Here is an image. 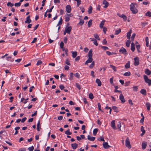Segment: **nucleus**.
Wrapping results in <instances>:
<instances>
[{
  "label": "nucleus",
  "mask_w": 151,
  "mask_h": 151,
  "mask_svg": "<svg viewBox=\"0 0 151 151\" xmlns=\"http://www.w3.org/2000/svg\"><path fill=\"white\" fill-rule=\"evenodd\" d=\"M131 75V73L129 71H128L125 73L123 75L125 76H129Z\"/></svg>",
  "instance_id": "obj_35"
},
{
  "label": "nucleus",
  "mask_w": 151,
  "mask_h": 151,
  "mask_svg": "<svg viewBox=\"0 0 151 151\" xmlns=\"http://www.w3.org/2000/svg\"><path fill=\"white\" fill-rule=\"evenodd\" d=\"M125 68L126 69L129 68L130 67V62L129 61H128L127 63H126V65H125Z\"/></svg>",
  "instance_id": "obj_32"
},
{
  "label": "nucleus",
  "mask_w": 151,
  "mask_h": 151,
  "mask_svg": "<svg viewBox=\"0 0 151 151\" xmlns=\"http://www.w3.org/2000/svg\"><path fill=\"white\" fill-rule=\"evenodd\" d=\"M135 4L132 3L130 5V10L132 12V13L134 14H136L138 12V10L136 8L135 6Z\"/></svg>",
  "instance_id": "obj_1"
},
{
  "label": "nucleus",
  "mask_w": 151,
  "mask_h": 151,
  "mask_svg": "<svg viewBox=\"0 0 151 151\" xmlns=\"http://www.w3.org/2000/svg\"><path fill=\"white\" fill-rule=\"evenodd\" d=\"M92 7L91 6H90L88 9V12L89 14H90L92 13Z\"/></svg>",
  "instance_id": "obj_30"
},
{
  "label": "nucleus",
  "mask_w": 151,
  "mask_h": 151,
  "mask_svg": "<svg viewBox=\"0 0 151 151\" xmlns=\"http://www.w3.org/2000/svg\"><path fill=\"white\" fill-rule=\"evenodd\" d=\"M132 33V30H130L127 33V37L128 39H129L130 37L131 34Z\"/></svg>",
  "instance_id": "obj_24"
},
{
  "label": "nucleus",
  "mask_w": 151,
  "mask_h": 151,
  "mask_svg": "<svg viewBox=\"0 0 151 151\" xmlns=\"http://www.w3.org/2000/svg\"><path fill=\"white\" fill-rule=\"evenodd\" d=\"M112 108L113 110H114V111L116 112H118V109H117V107L116 106H113L112 107Z\"/></svg>",
  "instance_id": "obj_46"
},
{
  "label": "nucleus",
  "mask_w": 151,
  "mask_h": 151,
  "mask_svg": "<svg viewBox=\"0 0 151 151\" xmlns=\"http://www.w3.org/2000/svg\"><path fill=\"white\" fill-rule=\"evenodd\" d=\"M135 44L136 45V47L138 52H141V51L140 50V45L137 42H136Z\"/></svg>",
  "instance_id": "obj_10"
},
{
  "label": "nucleus",
  "mask_w": 151,
  "mask_h": 151,
  "mask_svg": "<svg viewBox=\"0 0 151 151\" xmlns=\"http://www.w3.org/2000/svg\"><path fill=\"white\" fill-rule=\"evenodd\" d=\"M105 20H102L101 22L99 25L100 28L102 29L103 28V26L104 24Z\"/></svg>",
  "instance_id": "obj_22"
},
{
  "label": "nucleus",
  "mask_w": 151,
  "mask_h": 151,
  "mask_svg": "<svg viewBox=\"0 0 151 151\" xmlns=\"http://www.w3.org/2000/svg\"><path fill=\"white\" fill-rule=\"evenodd\" d=\"M65 133L67 135H71L72 133L70 131V129H68V130L65 131Z\"/></svg>",
  "instance_id": "obj_40"
},
{
  "label": "nucleus",
  "mask_w": 151,
  "mask_h": 151,
  "mask_svg": "<svg viewBox=\"0 0 151 151\" xmlns=\"http://www.w3.org/2000/svg\"><path fill=\"white\" fill-rule=\"evenodd\" d=\"M145 41L146 42V46L147 47H148L149 46V38L148 37H146L145 38Z\"/></svg>",
  "instance_id": "obj_27"
},
{
  "label": "nucleus",
  "mask_w": 151,
  "mask_h": 151,
  "mask_svg": "<svg viewBox=\"0 0 151 151\" xmlns=\"http://www.w3.org/2000/svg\"><path fill=\"white\" fill-rule=\"evenodd\" d=\"M73 73L71 72L70 74V76L69 77V79L70 80H72L73 79Z\"/></svg>",
  "instance_id": "obj_28"
},
{
  "label": "nucleus",
  "mask_w": 151,
  "mask_h": 151,
  "mask_svg": "<svg viewBox=\"0 0 151 151\" xmlns=\"http://www.w3.org/2000/svg\"><path fill=\"white\" fill-rule=\"evenodd\" d=\"M143 78L145 81L146 83L148 84V85L150 86L151 85V80L148 78L147 76L146 75L143 76Z\"/></svg>",
  "instance_id": "obj_2"
},
{
  "label": "nucleus",
  "mask_w": 151,
  "mask_h": 151,
  "mask_svg": "<svg viewBox=\"0 0 151 151\" xmlns=\"http://www.w3.org/2000/svg\"><path fill=\"white\" fill-rule=\"evenodd\" d=\"M65 63L68 65H70V61L68 59H67L66 60Z\"/></svg>",
  "instance_id": "obj_49"
},
{
  "label": "nucleus",
  "mask_w": 151,
  "mask_h": 151,
  "mask_svg": "<svg viewBox=\"0 0 151 151\" xmlns=\"http://www.w3.org/2000/svg\"><path fill=\"white\" fill-rule=\"evenodd\" d=\"M7 5L8 6H10L12 7L14 6V4L10 2H9L7 3Z\"/></svg>",
  "instance_id": "obj_53"
},
{
  "label": "nucleus",
  "mask_w": 151,
  "mask_h": 151,
  "mask_svg": "<svg viewBox=\"0 0 151 151\" xmlns=\"http://www.w3.org/2000/svg\"><path fill=\"white\" fill-rule=\"evenodd\" d=\"M76 86L78 88V89L80 90L81 89V88L80 86L79 83H76Z\"/></svg>",
  "instance_id": "obj_59"
},
{
  "label": "nucleus",
  "mask_w": 151,
  "mask_h": 151,
  "mask_svg": "<svg viewBox=\"0 0 151 151\" xmlns=\"http://www.w3.org/2000/svg\"><path fill=\"white\" fill-rule=\"evenodd\" d=\"M70 19L69 17L68 16L65 17V21L66 22L68 21Z\"/></svg>",
  "instance_id": "obj_61"
},
{
  "label": "nucleus",
  "mask_w": 151,
  "mask_h": 151,
  "mask_svg": "<svg viewBox=\"0 0 151 151\" xmlns=\"http://www.w3.org/2000/svg\"><path fill=\"white\" fill-rule=\"evenodd\" d=\"M71 29L72 27L71 26H67L65 28V30L67 33L68 34H70L71 31Z\"/></svg>",
  "instance_id": "obj_5"
},
{
  "label": "nucleus",
  "mask_w": 151,
  "mask_h": 151,
  "mask_svg": "<svg viewBox=\"0 0 151 151\" xmlns=\"http://www.w3.org/2000/svg\"><path fill=\"white\" fill-rule=\"evenodd\" d=\"M42 63V62L40 60H39L37 61V63L36 64V65H39L41 64Z\"/></svg>",
  "instance_id": "obj_50"
},
{
  "label": "nucleus",
  "mask_w": 151,
  "mask_h": 151,
  "mask_svg": "<svg viewBox=\"0 0 151 151\" xmlns=\"http://www.w3.org/2000/svg\"><path fill=\"white\" fill-rule=\"evenodd\" d=\"M146 16L151 17V12L149 11L147 12L146 14Z\"/></svg>",
  "instance_id": "obj_51"
},
{
  "label": "nucleus",
  "mask_w": 151,
  "mask_h": 151,
  "mask_svg": "<svg viewBox=\"0 0 151 151\" xmlns=\"http://www.w3.org/2000/svg\"><path fill=\"white\" fill-rule=\"evenodd\" d=\"M121 30L120 29H119L118 30L115 31V34L116 35H118L119 33L121 32Z\"/></svg>",
  "instance_id": "obj_41"
},
{
  "label": "nucleus",
  "mask_w": 151,
  "mask_h": 151,
  "mask_svg": "<svg viewBox=\"0 0 151 151\" xmlns=\"http://www.w3.org/2000/svg\"><path fill=\"white\" fill-rule=\"evenodd\" d=\"M120 17H122L123 18L124 21H126L127 20V16L124 14H122L121 16H119Z\"/></svg>",
  "instance_id": "obj_25"
},
{
  "label": "nucleus",
  "mask_w": 151,
  "mask_h": 151,
  "mask_svg": "<svg viewBox=\"0 0 151 151\" xmlns=\"http://www.w3.org/2000/svg\"><path fill=\"white\" fill-rule=\"evenodd\" d=\"M98 140L100 141H104L105 140L103 136H101L98 138Z\"/></svg>",
  "instance_id": "obj_29"
},
{
  "label": "nucleus",
  "mask_w": 151,
  "mask_h": 151,
  "mask_svg": "<svg viewBox=\"0 0 151 151\" xmlns=\"http://www.w3.org/2000/svg\"><path fill=\"white\" fill-rule=\"evenodd\" d=\"M136 34L135 33H133L132 35V36L131 37V40H134V38Z\"/></svg>",
  "instance_id": "obj_64"
},
{
  "label": "nucleus",
  "mask_w": 151,
  "mask_h": 151,
  "mask_svg": "<svg viewBox=\"0 0 151 151\" xmlns=\"http://www.w3.org/2000/svg\"><path fill=\"white\" fill-rule=\"evenodd\" d=\"M146 106L147 108V109L148 111L150 110V108L151 106V104L149 102H147L146 103Z\"/></svg>",
  "instance_id": "obj_20"
},
{
  "label": "nucleus",
  "mask_w": 151,
  "mask_h": 151,
  "mask_svg": "<svg viewBox=\"0 0 151 151\" xmlns=\"http://www.w3.org/2000/svg\"><path fill=\"white\" fill-rule=\"evenodd\" d=\"M145 72L146 74L148 76L150 75L151 73V71L148 69H147L145 70Z\"/></svg>",
  "instance_id": "obj_21"
},
{
  "label": "nucleus",
  "mask_w": 151,
  "mask_h": 151,
  "mask_svg": "<svg viewBox=\"0 0 151 151\" xmlns=\"http://www.w3.org/2000/svg\"><path fill=\"white\" fill-rule=\"evenodd\" d=\"M103 147L105 149H108L110 147V146L108 145L107 142H104L103 143Z\"/></svg>",
  "instance_id": "obj_7"
},
{
  "label": "nucleus",
  "mask_w": 151,
  "mask_h": 151,
  "mask_svg": "<svg viewBox=\"0 0 151 151\" xmlns=\"http://www.w3.org/2000/svg\"><path fill=\"white\" fill-rule=\"evenodd\" d=\"M134 65L135 66H137L139 65V59L138 58L136 57L135 58H134Z\"/></svg>",
  "instance_id": "obj_6"
},
{
  "label": "nucleus",
  "mask_w": 151,
  "mask_h": 151,
  "mask_svg": "<svg viewBox=\"0 0 151 151\" xmlns=\"http://www.w3.org/2000/svg\"><path fill=\"white\" fill-rule=\"evenodd\" d=\"M64 43L63 41L61 42L60 44V47L62 49L64 48H63Z\"/></svg>",
  "instance_id": "obj_57"
},
{
  "label": "nucleus",
  "mask_w": 151,
  "mask_h": 151,
  "mask_svg": "<svg viewBox=\"0 0 151 151\" xmlns=\"http://www.w3.org/2000/svg\"><path fill=\"white\" fill-rule=\"evenodd\" d=\"M101 47L105 50L109 49V48L108 47L105 46H101Z\"/></svg>",
  "instance_id": "obj_60"
},
{
  "label": "nucleus",
  "mask_w": 151,
  "mask_h": 151,
  "mask_svg": "<svg viewBox=\"0 0 151 151\" xmlns=\"http://www.w3.org/2000/svg\"><path fill=\"white\" fill-rule=\"evenodd\" d=\"M92 19H90L88 22V27H90L92 24Z\"/></svg>",
  "instance_id": "obj_38"
},
{
  "label": "nucleus",
  "mask_w": 151,
  "mask_h": 151,
  "mask_svg": "<svg viewBox=\"0 0 151 151\" xmlns=\"http://www.w3.org/2000/svg\"><path fill=\"white\" fill-rule=\"evenodd\" d=\"M115 121L114 120H112L111 122V127H112L114 129H116V127L115 126Z\"/></svg>",
  "instance_id": "obj_11"
},
{
  "label": "nucleus",
  "mask_w": 151,
  "mask_h": 151,
  "mask_svg": "<svg viewBox=\"0 0 151 151\" xmlns=\"http://www.w3.org/2000/svg\"><path fill=\"white\" fill-rule=\"evenodd\" d=\"M89 97L90 99H93V94L91 93H89Z\"/></svg>",
  "instance_id": "obj_52"
},
{
  "label": "nucleus",
  "mask_w": 151,
  "mask_h": 151,
  "mask_svg": "<svg viewBox=\"0 0 151 151\" xmlns=\"http://www.w3.org/2000/svg\"><path fill=\"white\" fill-rule=\"evenodd\" d=\"M106 54L108 55H114L116 54V53L115 52H111L109 51H106Z\"/></svg>",
  "instance_id": "obj_37"
},
{
  "label": "nucleus",
  "mask_w": 151,
  "mask_h": 151,
  "mask_svg": "<svg viewBox=\"0 0 151 151\" xmlns=\"http://www.w3.org/2000/svg\"><path fill=\"white\" fill-rule=\"evenodd\" d=\"M120 52L122 53L124 55L127 54V52L126 49L123 47H121L119 50Z\"/></svg>",
  "instance_id": "obj_4"
},
{
  "label": "nucleus",
  "mask_w": 151,
  "mask_h": 151,
  "mask_svg": "<svg viewBox=\"0 0 151 151\" xmlns=\"http://www.w3.org/2000/svg\"><path fill=\"white\" fill-rule=\"evenodd\" d=\"M31 20L30 19V16L29 15L27 17L26 20L25 21V22L29 24L31 23Z\"/></svg>",
  "instance_id": "obj_14"
},
{
  "label": "nucleus",
  "mask_w": 151,
  "mask_h": 151,
  "mask_svg": "<svg viewBox=\"0 0 151 151\" xmlns=\"http://www.w3.org/2000/svg\"><path fill=\"white\" fill-rule=\"evenodd\" d=\"M87 138L88 140L90 141H93L95 139V137H91L89 135H88V136Z\"/></svg>",
  "instance_id": "obj_15"
},
{
  "label": "nucleus",
  "mask_w": 151,
  "mask_h": 151,
  "mask_svg": "<svg viewBox=\"0 0 151 151\" xmlns=\"http://www.w3.org/2000/svg\"><path fill=\"white\" fill-rule=\"evenodd\" d=\"M63 19L61 17H60L59 21L58 24H57V26L61 25L62 24Z\"/></svg>",
  "instance_id": "obj_42"
},
{
  "label": "nucleus",
  "mask_w": 151,
  "mask_h": 151,
  "mask_svg": "<svg viewBox=\"0 0 151 151\" xmlns=\"http://www.w3.org/2000/svg\"><path fill=\"white\" fill-rule=\"evenodd\" d=\"M75 76L77 78H80V75L79 73H76L74 74Z\"/></svg>",
  "instance_id": "obj_48"
},
{
  "label": "nucleus",
  "mask_w": 151,
  "mask_h": 151,
  "mask_svg": "<svg viewBox=\"0 0 151 151\" xmlns=\"http://www.w3.org/2000/svg\"><path fill=\"white\" fill-rule=\"evenodd\" d=\"M119 99L121 101V102L122 103H124L125 102V100L124 99L123 95L121 94L119 96Z\"/></svg>",
  "instance_id": "obj_9"
},
{
  "label": "nucleus",
  "mask_w": 151,
  "mask_h": 151,
  "mask_svg": "<svg viewBox=\"0 0 151 151\" xmlns=\"http://www.w3.org/2000/svg\"><path fill=\"white\" fill-rule=\"evenodd\" d=\"M103 4H105V6H104V8H106L109 5V3L106 0H104L103 1Z\"/></svg>",
  "instance_id": "obj_16"
},
{
  "label": "nucleus",
  "mask_w": 151,
  "mask_h": 151,
  "mask_svg": "<svg viewBox=\"0 0 151 151\" xmlns=\"http://www.w3.org/2000/svg\"><path fill=\"white\" fill-rule=\"evenodd\" d=\"M140 92L141 93L143 94L144 96H145L147 94L146 91L145 89H141L140 90Z\"/></svg>",
  "instance_id": "obj_19"
},
{
  "label": "nucleus",
  "mask_w": 151,
  "mask_h": 151,
  "mask_svg": "<svg viewBox=\"0 0 151 151\" xmlns=\"http://www.w3.org/2000/svg\"><path fill=\"white\" fill-rule=\"evenodd\" d=\"M98 129L96 128L93 129V133L94 135H96L98 132Z\"/></svg>",
  "instance_id": "obj_43"
},
{
  "label": "nucleus",
  "mask_w": 151,
  "mask_h": 151,
  "mask_svg": "<svg viewBox=\"0 0 151 151\" xmlns=\"http://www.w3.org/2000/svg\"><path fill=\"white\" fill-rule=\"evenodd\" d=\"M150 3L147 1L146 0L145 1H143V4L147 5V4H149Z\"/></svg>",
  "instance_id": "obj_54"
},
{
  "label": "nucleus",
  "mask_w": 151,
  "mask_h": 151,
  "mask_svg": "<svg viewBox=\"0 0 151 151\" xmlns=\"http://www.w3.org/2000/svg\"><path fill=\"white\" fill-rule=\"evenodd\" d=\"M78 146V144L76 143H74L73 144H71V146L74 150L75 149L77 148Z\"/></svg>",
  "instance_id": "obj_23"
},
{
  "label": "nucleus",
  "mask_w": 151,
  "mask_h": 151,
  "mask_svg": "<svg viewBox=\"0 0 151 151\" xmlns=\"http://www.w3.org/2000/svg\"><path fill=\"white\" fill-rule=\"evenodd\" d=\"M84 23V21L81 19H80V21L78 24H80L81 26Z\"/></svg>",
  "instance_id": "obj_45"
},
{
  "label": "nucleus",
  "mask_w": 151,
  "mask_h": 151,
  "mask_svg": "<svg viewBox=\"0 0 151 151\" xmlns=\"http://www.w3.org/2000/svg\"><path fill=\"white\" fill-rule=\"evenodd\" d=\"M147 24L148 23L147 22L142 23L141 24L142 26L143 27L147 25Z\"/></svg>",
  "instance_id": "obj_56"
},
{
  "label": "nucleus",
  "mask_w": 151,
  "mask_h": 151,
  "mask_svg": "<svg viewBox=\"0 0 151 151\" xmlns=\"http://www.w3.org/2000/svg\"><path fill=\"white\" fill-rule=\"evenodd\" d=\"M133 91H137V86H134L133 87Z\"/></svg>",
  "instance_id": "obj_63"
},
{
  "label": "nucleus",
  "mask_w": 151,
  "mask_h": 151,
  "mask_svg": "<svg viewBox=\"0 0 151 151\" xmlns=\"http://www.w3.org/2000/svg\"><path fill=\"white\" fill-rule=\"evenodd\" d=\"M40 121L39 120L37 124V130L38 131H40Z\"/></svg>",
  "instance_id": "obj_31"
},
{
  "label": "nucleus",
  "mask_w": 151,
  "mask_h": 151,
  "mask_svg": "<svg viewBox=\"0 0 151 151\" xmlns=\"http://www.w3.org/2000/svg\"><path fill=\"white\" fill-rule=\"evenodd\" d=\"M110 67L114 71H116V67L113 65H110Z\"/></svg>",
  "instance_id": "obj_39"
},
{
  "label": "nucleus",
  "mask_w": 151,
  "mask_h": 151,
  "mask_svg": "<svg viewBox=\"0 0 151 151\" xmlns=\"http://www.w3.org/2000/svg\"><path fill=\"white\" fill-rule=\"evenodd\" d=\"M71 10V6L70 5H67L66 6V10L68 13H70Z\"/></svg>",
  "instance_id": "obj_8"
},
{
  "label": "nucleus",
  "mask_w": 151,
  "mask_h": 151,
  "mask_svg": "<svg viewBox=\"0 0 151 151\" xmlns=\"http://www.w3.org/2000/svg\"><path fill=\"white\" fill-rule=\"evenodd\" d=\"M93 59L92 58L88 57V59L85 62V64H87L88 63L92 62Z\"/></svg>",
  "instance_id": "obj_13"
},
{
  "label": "nucleus",
  "mask_w": 151,
  "mask_h": 151,
  "mask_svg": "<svg viewBox=\"0 0 151 151\" xmlns=\"http://www.w3.org/2000/svg\"><path fill=\"white\" fill-rule=\"evenodd\" d=\"M34 147L33 146L30 147L28 148V150L29 151H33Z\"/></svg>",
  "instance_id": "obj_62"
},
{
  "label": "nucleus",
  "mask_w": 151,
  "mask_h": 151,
  "mask_svg": "<svg viewBox=\"0 0 151 151\" xmlns=\"http://www.w3.org/2000/svg\"><path fill=\"white\" fill-rule=\"evenodd\" d=\"M77 55V53L76 51L72 52V57L73 58H75L76 57Z\"/></svg>",
  "instance_id": "obj_34"
},
{
  "label": "nucleus",
  "mask_w": 151,
  "mask_h": 151,
  "mask_svg": "<svg viewBox=\"0 0 151 151\" xmlns=\"http://www.w3.org/2000/svg\"><path fill=\"white\" fill-rule=\"evenodd\" d=\"M125 145L126 147L129 148H130L131 147V146L130 144L129 140L128 137L126 138L125 140Z\"/></svg>",
  "instance_id": "obj_3"
},
{
  "label": "nucleus",
  "mask_w": 151,
  "mask_h": 151,
  "mask_svg": "<svg viewBox=\"0 0 151 151\" xmlns=\"http://www.w3.org/2000/svg\"><path fill=\"white\" fill-rule=\"evenodd\" d=\"M141 130L142 133H145V131L144 129V128L142 126L141 127Z\"/></svg>",
  "instance_id": "obj_58"
},
{
  "label": "nucleus",
  "mask_w": 151,
  "mask_h": 151,
  "mask_svg": "<svg viewBox=\"0 0 151 151\" xmlns=\"http://www.w3.org/2000/svg\"><path fill=\"white\" fill-rule=\"evenodd\" d=\"M96 82L98 86H100L101 85V81L98 78L96 79Z\"/></svg>",
  "instance_id": "obj_18"
},
{
  "label": "nucleus",
  "mask_w": 151,
  "mask_h": 151,
  "mask_svg": "<svg viewBox=\"0 0 151 151\" xmlns=\"http://www.w3.org/2000/svg\"><path fill=\"white\" fill-rule=\"evenodd\" d=\"M135 49V44L134 42H132L131 44V49L132 52H134Z\"/></svg>",
  "instance_id": "obj_17"
},
{
  "label": "nucleus",
  "mask_w": 151,
  "mask_h": 151,
  "mask_svg": "<svg viewBox=\"0 0 151 151\" xmlns=\"http://www.w3.org/2000/svg\"><path fill=\"white\" fill-rule=\"evenodd\" d=\"M93 35L95 39H97L98 40H100V38L99 35L97 34H94Z\"/></svg>",
  "instance_id": "obj_33"
},
{
  "label": "nucleus",
  "mask_w": 151,
  "mask_h": 151,
  "mask_svg": "<svg viewBox=\"0 0 151 151\" xmlns=\"http://www.w3.org/2000/svg\"><path fill=\"white\" fill-rule=\"evenodd\" d=\"M95 63L94 61L92 62L91 64L89 65V67L90 68H92L94 66Z\"/></svg>",
  "instance_id": "obj_47"
},
{
  "label": "nucleus",
  "mask_w": 151,
  "mask_h": 151,
  "mask_svg": "<svg viewBox=\"0 0 151 151\" xmlns=\"http://www.w3.org/2000/svg\"><path fill=\"white\" fill-rule=\"evenodd\" d=\"M21 3L20 2L16 3L14 4V6H20Z\"/></svg>",
  "instance_id": "obj_55"
},
{
  "label": "nucleus",
  "mask_w": 151,
  "mask_h": 151,
  "mask_svg": "<svg viewBox=\"0 0 151 151\" xmlns=\"http://www.w3.org/2000/svg\"><path fill=\"white\" fill-rule=\"evenodd\" d=\"M88 57L92 58V49L90 50L88 53Z\"/></svg>",
  "instance_id": "obj_26"
},
{
  "label": "nucleus",
  "mask_w": 151,
  "mask_h": 151,
  "mask_svg": "<svg viewBox=\"0 0 151 151\" xmlns=\"http://www.w3.org/2000/svg\"><path fill=\"white\" fill-rule=\"evenodd\" d=\"M147 143L146 142H143L142 143V148L143 150H144L146 147Z\"/></svg>",
  "instance_id": "obj_12"
},
{
  "label": "nucleus",
  "mask_w": 151,
  "mask_h": 151,
  "mask_svg": "<svg viewBox=\"0 0 151 151\" xmlns=\"http://www.w3.org/2000/svg\"><path fill=\"white\" fill-rule=\"evenodd\" d=\"M98 106L99 110L101 111L102 112H103L104 111L101 109V105L99 103H98Z\"/></svg>",
  "instance_id": "obj_44"
},
{
  "label": "nucleus",
  "mask_w": 151,
  "mask_h": 151,
  "mask_svg": "<svg viewBox=\"0 0 151 151\" xmlns=\"http://www.w3.org/2000/svg\"><path fill=\"white\" fill-rule=\"evenodd\" d=\"M126 46L128 47L130 46V41L129 39L126 42Z\"/></svg>",
  "instance_id": "obj_36"
}]
</instances>
